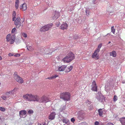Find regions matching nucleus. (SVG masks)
<instances>
[{"label": "nucleus", "instance_id": "29", "mask_svg": "<svg viewBox=\"0 0 125 125\" xmlns=\"http://www.w3.org/2000/svg\"><path fill=\"white\" fill-rule=\"evenodd\" d=\"M58 76V75H55L54 76H52V77H48V78H47V79H49L50 80H51L52 79H54L56 78V77Z\"/></svg>", "mask_w": 125, "mask_h": 125}, {"label": "nucleus", "instance_id": "5", "mask_svg": "<svg viewBox=\"0 0 125 125\" xmlns=\"http://www.w3.org/2000/svg\"><path fill=\"white\" fill-rule=\"evenodd\" d=\"M37 100L36 101L40 103H46L49 101L48 98L45 96H43L41 97L40 99H39L38 96L37 95Z\"/></svg>", "mask_w": 125, "mask_h": 125}, {"label": "nucleus", "instance_id": "43", "mask_svg": "<svg viewBox=\"0 0 125 125\" xmlns=\"http://www.w3.org/2000/svg\"><path fill=\"white\" fill-rule=\"evenodd\" d=\"M71 122L73 123L75 121V120L73 118L71 119Z\"/></svg>", "mask_w": 125, "mask_h": 125}, {"label": "nucleus", "instance_id": "52", "mask_svg": "<svg viewBox=\"0 0 125 125\" xmlns=\"http://www.w3.org/2000/svg\"><path fill=\"white\" fill-rule=\"evenodd\" d=\"M38 125H45L44 124H43L42 125L40 123H38Z\"/></svg>", "mask_w": 125, "mask_h": 125}, {"label": "nucleus", "instance_id": "12", "mask_svg": "<svg viewBox=\"0 0 125 125\" xmlns=\"http://www.w3.org/2000/svg\"><path fill=\"white\" fill-rule=\"evenodd\" d=\"M98 52H96L95 51L94 53H93L92 56V57L93 58H94L96 60H97L99 59V57L97 55V53Z\"/></svg>", "mask_w": 125, "mask_h": 125}, {"label": "nucleus", "instance_id": "41", "mask_svg": "<svg viewBox=\"0 0 125 125\" xmlns=\"http://www.w3.org/2000/svg\"><path fill=\"white\" fill-rule=\"evenodd\" d=\"M19 4H15V7L16 9H17L18 8Z\"/></svg>", "mask_w": 125, "mask_h": 125}, {"label": "nucleus", "instance_id": "46", "mask_svg": "<svg viewBox=\"0 0 125 125\" xmlns=\"http://www.w3.org/2000/svg\"><path fill=\"white\" fill-rule=\"evenodd\" d=\"M14 56L16 57H19L20 56V54H17L15 55Z\"/></svg>", "mask_w": 125, "mask_h": 125}, {"label": "nucleus", "instance_id": "2", "mask_svg": "<svg viewBox=\"0 0 125 125\" xmlns=\"http://www.w3.org/2000/svg\"><path fill=\"white\" fill-rule=\"evenodd\" d=\"M74 58V54L71 52L68 53L67 55L63 59V60L64 62H69L73 60Z\"/></svg>", "mask_w": 125, "mask_h": 125}, {"label": "nucleus", "instance_id": "39", "mask_svg": "<svg viewBox=\"0 0 125 125\" xmlns=\"http://www.w3.org/2000/svg\"><path fill=\"white\" fill-rule=\"evenodd\" d=\"M16 30V29L15 28H13L11 31V32L12 33H13L15 31V30Z\"/></svg>", "mask_w": 125, "mask_h": 125}, {"label": "nucleus", "instance_id": "42", "mask_svg": "<svg viewBox=\"0 0 125 125\" xmlns=\"http://www.w3.org/2000/svg\"><path fill=\"white\" fill-rule=\"evenodd\" d=\"M93 86H96L95 82L94 81L92 83Z\"/></svg>", "mask_w": 125, "mask_h": 125}, {"label": "nucleus", "instance_id": "31", "mask_svg": "<svg viewBox=\"0 0 125 125\" xmlns=\"http://www.w3.org/2000/svg\"><path fill=\"white\" fill-rule=\"evenodd\" d=\"M88 106V107L89 109V110H92L93 109V106L92 104Z\"/></svg>", "mask_w": 125, "mask_h": 125}, {"label": "nucleus", "instance_id": "20", "mask_svg": "<svg viewBox=\"0 0 125 125\" xmlns=\"http://www.w3.org/2000/svg\"><path fill=\"white\" fill-rule=\"evenodd\" d=\"M103 109H99L98 110V112L99 113V115L101 116H103V113L104 112V110H103Z\"/></svg>", "mask_w": 125, "mask_h": 125}, {"label": "nucleus", "instance_id": "58", "mask_svg": "<svg viewBox=\"0 0 125 125\" xmlns=\"http://www.w3.org/2000/svg\"><path fill=\"white\" fill-rule=\"evenodd\" d=\"M110 43H111V42H109L108 43V44H110Z\"/></svg>", "mask_w": 125, "mask_h": 125}, {"label": "nucleus", "instance_id": "15", "mask_svg": "<svg viewBox=\"0 0 125 125\" xmlns=\"http://www.w3.org/2000/svg\"><path fill=\"white\" fill-rule=\"evenodd\" d=\"M55 115L56 113L55 112L51 113L49 116V119L51 120L54 119L55 118Z\"/></svg>", "mask_w": 125, "mask_h": 125}, {"label": "nucleus", "instance_id": "59", "mask_svg": "<svg viewBox=\"0 0 125 125\" xmlns=\"http://www.w3.org/2000/svg\"><path fill=\"white\" fill-rule=\"evenodd\" d=\"M29 125H31V124H29Z\"/></svg>", "mask_w": 125, "mask_h": 125}, {"label": "nucleus", "instance_id": "45", "mask_svg": "<svg viewBox=\"0 0 125 125\" xmlns=\"http://www.w3.org/2000/svg\"><path fill=\"white\" fill-rule=\"evenodd\" d=\"M106 125H114L112 123H107Z\"/></svg>", "mask_w": 125, "mask_h": 125}, {"label": "nucleus", "instance_id": "48", "mask_svg": "<svg viewBox=\"0 0 125 125\" xmlns=\"http://www.w3.org/2000/svg\"><path fill=\"white\" fill-rule=\"evenodd\" d=\"M99 125H104V124L102 122H100Z\"/></svg>", "mask_w": 125, "mask_h": 125}, {"label": "nucleus", "instance_id": "6", "mask_svg": "<svg viewBox=\"0 0 125 125\" xmlns=\"http://www.w3.org/2000/svg\"><path fill=\"white\" fill-rule=\"evenodd\" d=\"M96 97L99 102H104L105 100V97L100 93H98L97 94Z\"/></svg>", "mask_w": 125, "mask_h": 125}, {"label": "nucleus", "instance_id": "36", "mask_svg": "<svg viewBox=\"0 0 125 125\" xmlns=\"http://www.w3.org/2000/svg\"><path fill=\"white\" fill-rule=\"evenodd\" d=\"M5 109L4 108L0 107V110L4 112L5 111Z\"/></svg>", "mask_w": 125, "mask_h": 125}, {"label": "nucleus", "instance_id": "4", "mask_svg": "<svg viewBox=\"0 0 125 125\" xmlns=\"http://www.w3.org/2000/svg\"><path fill=\"white\" fill-rule=\"evenodd\" d=\"M15 37L16 36L15 34H14L12 35V36H11L10 34H9L7 35L6 39L7 41L8 42L10 41V43L12 44L13 43L15 42Z\"/></svg>", "mask_w": 125, "mask_h": 125}, {"label": "nucleus", "instance_id": "38", "mask_svg": "<svg viewBox=\"0 0 125 125\" xmlns=\"http://www.w3.org/2000/svg\"><path fill=\"white\" fill-rule=\"evenodd\" d=\"M86 104L88 106H89L90 104H91V102L90 101H89L88 100H87V102H86Z\"/></svg>", "mask_w": 125, "mask_h": 125}, {"label": "nucleus", "instance_id": "23", "mask_svg": "<svg viewBox=\"0 0 125 125\" xmlns=\"http://www.w3.org/2000/svg\"><path fill=\"white\" fill-rule=\"evenodd\" d=\"M66 105H62L61 108H60L59 110L60 112H62L63 110H65L66 109Z\"/></svg>", "mask_w": 125, "mask_h": 125}, {"label": "nucleus", "instance_id": "10", "mask_svg": "<svg viewBox=\"0 0 125 125\" xmlns=\"http://www.w3.org/2000/svg\"><path fill=\"white\" fill-rule=\"evenodd\" d=\"M60 13L56 11H55L53 14V16L52 17V18L53 20H56L59 16Z\"/></svg>", "mask_w": 125, "mask_h": 125}, {"label": "nucleus", "instance_id": "53", "mask_svg": "<svg viewBox=\"0 0 125 125\" xmlns=\"http://www.w3.org/2000/svg\"><path fill=\"white\" fill-rule=\"evenodd\" d=\"M122 83H125V81H122Z\"/></svg>", "mask_w": 125, "mask_h": 125}, {"label": "nucleus", "instance_id": "21", "mask_svg": "<svg viewBox=\"0 0 125 125\" xmlns=\"http://www.w3.org/2000/svg\"><path fill=\"white\" fill-rule=\"evenodd\" d=\"M120 121L122 125H125V117H123L120 118Z\"/></svg>", "mask_w": 125, "mask_h": 125}, {"label": "nucleus", "instance_id": "49", "mask_svg": "<svg viewBox=\"0 0 125 125\" xmlns=\"http://www.w3.org/2000/svg\"><path fill=\"white\" fill-rule=\"evenodd\" d=\"M27 48L28 50H30L29 48H30L31 47V46H29V48L28 47V46H27Z\"/></svg>", "mask_w": 125, "mask_h": 125}, {"label": "nucleus", "instance_id": "22", "mask_svg": "<svg viewBox=\"0 0 125 125\" xmlns=\"http://www.w3.org/2000/svg\"><path fill=\"white\" fill-rule=\"evenodd\" d=\"M110 55L114 57H115L116 55V53L115 51H113L110 52Z\"/></svg>", "mask_w": 125, "mask_h": 125}, {"label": "nucleus", "instance_id": "19", "mask_svg": "<svg viewBox=\"0 0 125 125\" xmlns=\"http://www.w3.org/2000/svg\"><path fill=\"white\" fill-rule=\"evenodd\" d=\"M62 120L63 123H65L68 125L70 124V121L67 119L66 118H64V119Z\"/></svg>", "mask_w": 125, "mask_h": 125}, {"label": "nucleus", "instance_id": "56", "mask_svg": "<svg viewBox=\"0 0 125 125\" xmlns=\"http://www.w3.org/2000/svg\"><path fill=\"white\" fill-rule=\"evenodd\" d=\"M110 35V34H109V33H108V34H107V35H106V36H108V35Z\"/></svg>", "mask_w": 125, "mask_h": 125}, {"label": "nucleus", "instance_id": "50", "mask_svg": "<svg viewBox=\"0 0 125 125\" xmlns=\"http://www.w3.org/2000/svg\"><path fill=\"white\" fill-rule=\"evenodd\" d=\"M9 56H12L13 55L10 53H9Z\"/></svg>", "mask_w": 125, "mask_h": 125}, {"label": "nucleus", "instance_id": "24", "mask_svg": "<svg viewBox=\"0 0 125 125\" xmlns=\"http://www.w3.org/2000/svg\"><path fill=\"white\" fill-rule=\"evenodd\" d=\"M73 66H70L69 67L67 68L65 71V72H68L71 71L72 69Z\"/></svg>", "mask_w": 125, "mask_h": 125}, {"label": "nucleus", "instance_id": "16", "mask_svg": "<svg viewBox=\"0 0 125 125\" xmlns=\"http://www.w3.org/2000/svg\"><path fill=\"white\" fill-rule=\"evenodd\" d=\"M84 118V114L82 113H79L78 114L77 118L79 120H82Z\"/></svg>", "mask_w": 125, "mask_h": 125}, {"label": "nucleus", "instance_id": "35", "mask_svg": "<svg viewBox=\"0 0 125 125\" xmlns=\"http://www.w3.org/2000/svg\"><path fill=\"white\" fill-rule=\"evenodd\" d=\"M117 96L116 95H115L114 96L113 98L114 101L115 102L117 100Z\"/></svg>", "mask_w": 125, "mask_h": 125}, {"label": "nucleus", "instance_id": "26", "mask_svg": "<svg viewBox=\"0 0 125 125\" xmlns=\"http://www.w3.org/2000/svg\"><path fill=\"white\" fill-rule=\"evenodd\" d=\"M16 14L15 12V11H13V12L12 16H13V21H14L16 19Z\"/></svg>", "mask_w": 125, "mask_h": 125}, {"label": "nucleus", "instance_id": "33", "mask_svg": "<svg viewBox=\"0 0 125 125\" xmlns=\"http://www.w3.org/2000/svg\"><path fill=\"white\" fill-rule=\"evenodd\" d=\"M111 32L114 34L115 31V29H114V27L112 26L111 28Z\"/></svg>", "mask_w": 125, "mask_h": 125}, {"label": "nucleus", "instance_id": "14", "mask_svg": "<svg viewBox=\"0 0 125 125\" xmlns=\"http://www.w3.org/2000/svg\"><path fill=\"white\" fill-rule=\"evenodd\" d=\"M27 113L26 111L25 110H23L19 112V115L20 117H22L23 115H25Z\"/></svg>", "mask_w": 125, "mask_h": 125}, {"label": "nucleus", "instance_id": "55", "mask_svg": "<svg viewBox=\"0 0 125 125\" xmlns=\"http://www.w3.org/2000/svg\"><path fill=\"white\" fill-rule=\"evenodd\" d=\"M2 59V58L1 56H0V60H1Z\"/></svg>", "mask_w": 125, "mask_h": 125}, {"label": "nucleus", "instance_id": "28", "mask_svg": "<svg viewBox=\"0 0 125 125\" xmlns=\"http://www.w3.org/2000/svg\"><path fill=\"white\" fill-rule=\"evenodd\" d=\"M80 38L81 36H80L76 35L74 36L73 38V39H79Z\"/></svg>", "mask_w": 125, "mask_h": 125}, {"label": "nucleus", "instance_id": "47", "mask_svg": "<svg viewBox=\"0 0 125 125\" xmlns=\"http://www.w3.org/2000/svg\"><path fill=\"white\" fill-rule=\"evenodd\" d=\"M19 0H16L15 4H19Z\"/></svg>", "mask_w": 125, "mask_h": 125}, {"label": "nucleus", "instance_id": "13", "mask_svg": "<svg viewBox=\"0 0 125 125\" xmlns=\"http://www.w3.org/2000/svg\"><path fill=\"white\" fill-rule=\"evenodd\" d=\"M68 26V25L66 23H63L61 25L60 27L61 29L64 30L65 29H67Z\"/></svg>", "mask_w": 125, "mask_h": 125}, {"label": "nucleus", "instance_id": "32", "mask_svg": "<svg viewBox=\"0 0 125 125\" xmlns=\"http://www.w3.org/2000/svg\"><path fill=\"white\" fill-rule=\"evenodd\" d=\"M1 97L4 100H6L8 98L6 95L2 96Z\"/></svg>", "mask_w": 125, "mask_h": 125}, {"label": "nucleus", "instance_id": "18", "mask_svg": "<svg viewBox=\"0 0 125 125\" xmlns=\"http://www.w3.org/2000/svg\"><path fill=\"white\" fill-rule=\"evenodd\" d=\"M27 5L26 3H24L22 5V6H21L20 9H22L23 11L27 9Z\"/></svg>", "mask_w": 125, "mask_h": 125}, {"label": "nucleus", "instance_id": "37", "mask_svg": "<svg viewBox=\"0 0 125 125\" xmlns=\"http://www.w3.org/2000/svg\"><path fill=\"white\" fill-rule=\"evenodd\" d=\"M28 113L30 114H32L33 113V111L31 110H29L28 111Z\"/></svg>", "mask_w": 125, "mask_h": 125}, {"label": "nucleus", "instance_id": "34", "mask_svg": "<svg viewBox=\"0 0 125 125\" xmlns=\"http://www.w3.org/2000/svg\"><path fill=\"white\" fill-rule=\"evenodd\" d=\"M78 125H87V124L86 122H84L79 124Z\"/></svg>", "mask_w": 125, "mask_h": 125}, {"label": "nucleus", "instance_id": "51", "mask_svg": "<svg viewBox=\"0 0 125 125\" xmlns=\"http://www.w3.org/2000/svg\"><path fill=\"white\" fill-rule=\"evenodd\" d=\"M96 0H93L92 1V2L94 4H95V1Z\"/></svg>", "mask_w": 125, "mask_h": 125}, {"label": "nucleus", "instance_id": "54", "mask_svg": "<svg viewBox=\"0 0 125 125\" xmlns=\"http://www.w3.org/2000/svg\"><path fill=\"white\" fill-rule=\"evenodd\" d=\"M56 25H57V27H58V26H59V24H56Z\"/></svg>", "mask_w": 125, "mask_h": 125}, {"label": "nucleus", "instance_id": "8", "mask_svg": "<svg viewBox=\"0 0 125 125\" xmlns=\"http://www.w3.org/2000/svg\"><path fill=\"white\" fill-rule=\"evenodd\" d=\"M52 25L51 24H48L42 27L40 30L41 31H48L50 28L51 27Z\"/></svg>", "mask_w": 125, "mask_h": 125}, {"label": "nucleus", "instance_id": "27", "mask_svg": "<svg viewBox=\"0 0 125 125\" xmlns=\"http://www.w3.org/2000/svg\"><path fill=\"white\" fill-rule=\"evenodd\" d=\"M91 90L94 91H97V86H93Z\"/></svg>", "mask_w": 125, "mask_h": 125}, {"label": "nucleus", "instance_id": "1", "mask_svg": "<svg viewBox=\"0 0 125 125\" xmlns=\"http://www.w3.org/2000/svg\"><path fill=\"white\" fill-rule=\"evenodd\" d=\"M24 99L29 101H36L37 100V95H32L31 94H27L23 96Z\"/></svg>", "mask_w": 125, "mask_h": 125}, {"label": "nucleus", "instance_id": "25", "mask_svg": "<svg viewBox=\"0 0 125 125\" xmlns=\"http://www.w3.org/2000/svg\"><path fill=\"white\" fill-rule=\"evenodd\" d=\"M102 46V44L101 43L99 44L98 45L97 49L95 50L96 52H99L100 51V49L101 48V47Z\"/></svg>", "mask_w": 125, "mask_h": 125}, {"label": "nucleus", "instance_id": "9", "mask_svg": "<svg viewBox=\"0 0 125 125\" xmlns=\"http://www.w3.org/2000/svg\"><path fill=\"white\" fill-rule=\"evenodd\" d=\"M14 78L15 80L18 83H23V80L19 76L15 75V74Z\"/></svg>", "mask_w": 125, "mask_h": 125}, {"label": "nucleus", "instance_id": "17", "mask_svg": "<svg viewBox=\"0 0 125 125\" xmlns=\"http://www.w3.org/2000/svg\"><path fill=\"white\" fill-rule=\"evenodd\" d=\"M67 66L65 65H63L58 68V70L59 71H63L66 68Z\"/></svg>", "mask_w": 125, "mask_h": 125}, {"label": "nucleus", "instance_id": "30", "mask_svg": "<svg viewBox=\"0 0 125 125\" xmlns=\"http://www.w3.org/2000/svg\"><path fill=\"white\" fill-rule=\"evenodd\" d=\"M85 12L86 13V14L87 16H88L90 15V12L89 11V10L86 9L85 10Z\"/></svg>", "mask_w": 125, "mask_h": 125}, {"label": "nucleus", "instance_id": "40", "mask_svg": "<svg viewBox=\"0 0 125 125\" xmlns=\"http://www.w3.org/2000/svg\"><path fill=\"white\" fill-rule=\"evenodd\" d=\"M100 124V123L98 121H96L94 123L95 125H99Z\"/></svg>", "mask_w": 125, "mask_h": 125}, {"label": "nucleus", "instance_id": "11", "mask_svg": "<svg viewBox=\"0 0 125 125\" xmlns=\"http://www.w3.org/2000/svg\"><path fill=\"white\" fill-rule=\"evenodd\" d=\"M16 89V88H14L13 90L10 91L8 92H7L5 94V95L7 98H9L11 95L13 94L14 93V90Z\"/></svg>", "mask_w": 125, "mask_h": 125}, {"label": "nucleus", "instance_id": "57", "mask_svg": "<svg viewBox=\"0 0 125 125\" xmlns=\"http://www.w3.org/2000/svg\"><path fill=\"white\" fill-rule=\"evenodd\" d=\"M51 53H52L49 52L48 53H47V54H51Z\"/></svg>", "mask_w": 125, "mask_h": 125}, {"label": "nucleus", "instance_id": "44", "mask_svg": "<svg viewBox=\"0 0 125 125\" xmlns=\"http://www.w3.org/2000/svg\"><path fill=\"white\" fill-rule=\"evenodd\" d=\"M23 36L25 38L27 37V35L25 33H23L22 34Z\"/></svg>", "mask_w": 125, "mask_h": 125}, {"label": "nucleus", "instance_id": "7", "mask_svg": "<svg viewBox=\"0 0 125 125\" xmlns=\"http://www.w3.org/2000/svg\"><path fill=\"white\" fill-rule=\"evenodd\" d=\"M14 21L16 28H19L21 26H22V25H21V19L19 17H17Z\"/></svg>", "mask_w": 125, "mask_h": 125}, {"label": "nucleus", "instance_id": "3", "mask_svg": "<svg viewBox=\"0 0 125 125\" xmlns=\"http://www.w3.org/2000/svg\"><path fill=\"white\" fill-rule=\"evenodd\" d=\"M60 98H61L63 99L64 100L68 101L70 100V95L69 93H63L60 94Z\"/></svg>", "mask_w": 125, "mask_h": 125}]
</instances>
